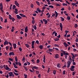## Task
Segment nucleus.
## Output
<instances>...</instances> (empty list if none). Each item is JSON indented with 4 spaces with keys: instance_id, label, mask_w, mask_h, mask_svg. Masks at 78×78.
<instances>
[{
    "instance_id": "1",
    "label": "nucleus",
    "mask_w": 78,
    "mask_h": 78,
    "mask_svg": "<svg viewBox=\"0 0 78 78\" xmlns=\"http://www.w3.org/2000/svg\"><path fill=\"white\" fill-rule=\"evenodd\" d=\"M72 62V59L71 58V56H69V61L67 62V68H69L70 67V65L71 64V63Z\"/></svg>"
},
{
    "instance_id": "2",
    "label": "nucleus",
    "mask_w": 78,
    "mask_h": 78,
    "mask_svg": "<svg viewBox=\"0 0 78 78\" xmlns=\"http://www.w3.org/2000/svg\"><path fill=\"white\" fill-rule=\"evenodd\" d=\"M9 76L10 77L12 76V77H14V74L12 72L9 73Z\"/></svg>"
},
{
    "instance_id": "3",
    "label": "nucleus",
    "mask_w": 78,
    "mask_h": 78,
    "mask_svg": "<svg viewBox=\"0 0 78 78\" xmlns=\"http://www.w3.org/2000/svg\"><path fill=\"white\" fill-rule=\"evenodd\" d=\"M34 42H35V41H32V48H34Z\"/></svg>"
},
{
    "instance_id": "4",
    "label": "nucleus",
    "mask_w": 78,
    "mask_h": 78,
    "mask_svg": "<svg viewBox=\"0 0 78 78\" xmlns=\"http://www.w3.org/2000/svg\"><path fill=\"white\" fill-rule=\"evenodd\" d=\"M75 66H71V68L70 69V70L72 71V72H73V71H74L75 69H75Z\"/></svg>"
},
{
    "instance_id": "5",
    "label": "nucleus",
    "mask_w": 78,
    "mask_h": 78,
    "mask_svg": "<svg viewBox=\"0 0 78 78\" xmlns=\"http://www.w3.org/2000/svg\"><path fill=\"white\" fill-rule=\"evenodd\" d=\"M15 60L16 61L15 62L16 64V66H18V60H17V57H15Z\"/></svg>"
},
{
    "instance_id": "6",
    "label": "nucleus",
    "mask_w": 78,
    "mask_h": 78,
    "mask_svg": "<svg viewBox=\"0 0 78 78\" xmlns=\"http://www.w3.org/2000/svg\"><path fill=\"white\" fill-rule=\"evenodd\" d=\"M5 70H9V71H11V69L7 65L5 66Z\"/></svg>"
},
{
    "instance_id": "7",
    "label": "nucleus",
    "mask_w": 78,
    "mask_h": 78,
    "mask_svg": "<svg viewBox=\"0 0 78 78\" xmlns=\"http://www.w3.org/2000/svg\"><path fill=\"white\" fill-rule=\"evenodd\" d=\"M64 55H65V58L67 59V56H69V53L67 52L65 53V54H64Z\"/></svg>"
},
{
    "instance_id": "8",
    "label": "nucleus",
    "mask_w": 78,
    "mask_h": 78,
    "mask_svg": "<svg viewBox=\"0 0 78 78\" xmlns=\"http://www.w3.org/2000/svg\"><path fill=\"white\" fill-rule=\"evenodd\" d=\"M63 45L65 46V47H66V48H67V47L69 46V44H67V43H66V42L63 43Z\"/></svg>"
},
{
    "instance_id": "9",
    "label": "nucleus",
    "mask_w": 78,
    "mask_h": 78,
    "mask_svg": "<svg viewBox=\"0 0 78 78\" xmlns=\"http://www.w3.org/2000/svg\"><path fill=\"white\" fill-rule=\"evenodd\" d=\"M15 5H16V6H18V7H19V3L17 2V1H15Z\"/></svg>"
},
{
    "instance_id": "10",
    "label": "nucleus",
    "mask_w": 78,
    "mask_h": 78,
    "mask_svg": "<svg viewBox=\"0 0 78 78\" xmlns=\"http://www.w3.org/2000/svg\"><path fill=\"white\" fill-rule=\"evenodd\" d=\"M14 56V53L13 52H11L9 53V56Z\"/></svg>"
},
{
    "instance_id": "11",
    "label": "nucleus",
    "mask_w": 78,
    "mask_h": 78,
    "mask_svg": "<svg viewBox=\"0 0 78 78\" xmlns=\"http://www.w3.org/2000/svg\"><path fill=\"white\" fill-rule=\"evenodd\" d=\"M19 14L20 16H21V17H26V16L25 15H24L22 13H19Z\"/></svg>"
},
{
    "instance_id": "12",
    "label": "nucleus",
    "mask_w": 78,
    "mask_h": 78,
    "mask_svg": "<svg viewBox=\"0 0 78 78\" xmlns=\"http://www.w3.org/2000/svg\"><path fill=\"white\" fill-rule=\"evenodd\" d=\"M55 57L56 59H58V58L59 57V55L58 54H56L55 55Z\"/></svg>"
},
{
    "instance_id": "13",
    "label": "nucleus",
    "mask_w": 78,
    "mask_h": 78,
    "mask_svg": "<svg viewBox=\"0 0 78 78\" xmlns=\"http://www.w3.org/2000/svg\"><path fill=\"white\" fill-rule=\"evenodd\" d=\"M16 17L17 18V19H22V17L20 16L19 15H16Z\"/></svg>"
},
{
    "instance_id": "14",
    "label": "nucleus",
    "mask_w": 78,
    "mask_h": 78,
    "mask_svg": "<svg viewBox=\"0 0 78 78\" xmlns=\"http://www.w3.org/2000/svg\"><path fill=\"white\" fill-rule=\"evenodd\" d=\"M55 17L56 18V17H58V12H56V11H55Z\"/></svg>"
},
{
    "instance_id": "15",
    "label": "nucleus",
    "mask_w": 78,
    "mask_h": 78,
    "mask_svg": "<svg viewBox=\"0 0 78 78\" xmlns=\"http://www.w3.org/2000/svg\"><path fill=\"white\" fill-rule=\"evenodd\" d=\"M0 7H1L0 8V9H3V5H2V3H1L0 4Z\"/></svg>"
},
{
    "instance_id": "16",
    "label": "nucleus",
    "mask_w": 78,
    "mask_h": 78,
    "mask_svg": "<svg viewBox=\"0 0 78 78\" xmlns=\"http://www.w3.org/2000/svg\"><path fill=\"white\" fill-rule=\"evenodd\" d=\"M15 11H14V12L15 13V14H18V12L17 11H18V10H17V9L16 8L15 9Z\"/></svg>"
},
{
    "instance_id": "17",
    "label": "nucleus",
    "mask_w": 78,
    "mask_h": 78,
    "mask_svg": "<svg viewBox=\"0 0 78 78\" xmlns=\"http://www.w3.org/2000/svg\"><path fill=\"white\" fill-rule=\"evenodd\" d=\"M43 20L44 22V24H47V20H46L45 19H43Z\"/></svg>"
},
{
    "instance_id": "18",
    "label": "nucleus",
    "mask_w": 78,
    "mask_h": 78,
    "mask_svg": "<svg viewBox=\"0 0 78 78\" xmlns=\"http://www.w3.org/2000/svg\"><path fill=\"white\" fill-rule=\"evenodd\" d=\"M57 66L58 68H61V64H60L59 63L57 65Z\"/></svg>"
},
{
    "instance_id": "19",
    "label": "nucleus",
    "mask_w": 78,
    "mask_h": 78,
    "mask_svg": "<svg viewBox=\"0 0 78 78\" xmlns=\"http://www.w3.org/2000/svg\"><path fill=\"white\" fill-rule=\"evenodd\" d=\"M13 47L14 49L16 48V47H17V45H16V43L13 44Z\"/></svg>"
},
{
    "instance_id": "20",
    "label": "nucleus",
    "mask_w": 78,
    "mask_h": 78,
    "mask_svg": "<svg viewBox=\"0 0 78 78\" xmlns=\"http://www.w3.org/2000/svg\"><path fill=\"white\" fill-rule=\"evenodd\" d=\"M8 42L7 41H5V42H4V45H5L6 44L8 45Z\"/></svg>"
},
{
    "instance_id": "21",
    "label": "nucleus",
    "mask_w": 78,
    "mask_h": 78,
    "mask_svg": "<svg viewBox=\"0 0 78 78\" xmlns=\"http://www.w3.org/2000/svg\"><path fill=\"white\" fill-rule=\"evenodd\" d=\"M43 62H45V55H44Z\"/></svg>"
},
{
    "instance_id": "22",
    "label": "nucleus",
    "mask_w": 78,
    "mask_h": 78,
    "mask_svg": "<svg viewBox=\"0 0 78 78\" xmlns=\"http://www.w3.org/2000/svg\"><path fill=\"white\" fill-rule=\"evenodd\" d=\"M25 33H27L28 31V27H26L25 29Z\"/></svg>"
},
{
    "instance_id": "23",
    "label": "nucleus",
    "mask_w": 78,
    "mask_h": 78,
    "mask_svg": "<svg viewBox=\"0 0 78 78\" xmlns=\"http://www.w3.org/2000/svg\"><path fill=\"white\" fill-rule=\"evenodd\" d=\"M33 67H34L33 68H34V69H36V70H37V69H39V68L36 66H33Z\"/></svg>"
},
{
    "instance_id": "24",
    "label": "nucleus",
    "mask_w": 78,
    "mask_h": 78,
    "mask_svg": "<svg viewBox=\"0 0 78 78\" xmlns=\"http://www.w3.org/2000/svg\"><path fill=\"white\" fill-rule=\"evenodd\" d=\"M13 64L14 66V68H15V69H17V67L16 66V64L14 63H13Z\"/></svg>"
},
{
    "instance_id": "25",
    "label": "nucleus",
    "mask_w": 78,
    "mask_h": 78,
    "mask_svg": "<svg viewBox=\"0 0 78 78\" xmlns=\"http://www.w3.org/2000/svg\"><path fill=\"white\" fill-rule=\"evenodd\" d=\"M47 2H48V5H51V3H50V1L49 0H46Z\"/></svg>"
},
{
    "instance_id": "26",
    "label": "nucleus",
    "mask_w": 78,
    "mask_h": 78,
    "mask_svg": "<svg viewBox=\"0 0 78 78\" xmlns=\"http://www.w3.org/2000/svg\"><path fill=\"white\" fill-rule=\"evenodd\" d=\"M60 18L62 19L61 21L62 22H64V19L63 17H60Z\"/></svg>"
},
{
    "instance_id": "27",
    "label": "nucleus",
    "mask_w": 78,
    "mask_h": 78,
    "mask_svg": "<svg viewBox=\"0 0 78 78\" xmlns=\"http://www.w3.org/2000/svg\"><path fill=\"white\" fill-rule=\"evenodd\" d=\"M43 45H40L39 46V48H40V49H42V48H43Z\"/></svg>"
},
{
    "instance_id": "28",
    "label": "nucleus",
    "mask_w": 78,
    "mask_h": 78,
    "mask_svg": "<svg viewBox=\"0 0 78 78\" xmlns=\"http://www.w3.org/2000/svg\"><path fill=\"white\" fill-rule=\"evenodd\" d=\"M37 11H38V12H41V10L39 9V8H37Z\"/></svg>"
},
{
    "instance_id": "29",
    "label": "nucleus",
    "mask_w": 78,
    "mask_h": 78,
    "mask_svg": "<svg viewBox=\"0 0 78 78\" xmlns=\"http://www.w3.org/2000/svg\"><path fill=\"white\" fill-rule=\"evenodd\" d=\"M61 52H63V54H65L66 53V51H64L63 50H60Z\"/></svg>"
},
{
    "instance_id": "30",
    "label": "nucleus",
    "mask_w": 78,
    "mask_h": 78,
    "mask_svg": "<svg viewBox=\"0 0 78 78\" xmlns=\"http://www.w3.org/2000/svg\"><path fill=\"white\" fill-rule=\"evenodd\" d=\"M67 19H68V20H70V17L68 16H67Z\"/></svg>"
},
{
    "instance_id": "31",
    "label": "nucleus",
    "mask_w": 78,
    "mask_h": 78,
    "mask_svg": "<svg viewBox=\"0 0 78 78\" xmlns=\"http://www.w3.org/2000/svg\"><path fill=\"white\" fill-rule=\"evenodd\" d=\"M34 28L35 30H37V27H36V26L34 25Z\"/></svg>"
},
{
    "instance_id": "32",
    "label": "nucleus",
    "mask_w": 78,
    "mask_h": 78,
    "mask_svg": "<svg viewBox=\"0 0 78 78\" xmlns=\"http://www.w3.org/2000/svg\"><path fill=\"white\" fill-rule=\"evenodd\" d=\"M48 50L50 52H52V51H53V49L51 48H49L48 49Z\"/></svg>"
},
{
    "instance_id": "33",
    "label": "nucleus",
    "mask_w": 78,
    "mask_h": 78,
    "mask_svg": "<svg viewBox=\"0 0 78 78\" xmlns=\"http://www.w3.org/2000/svg\"><path fill=\"white\" fill-rule=\"evenodd\" d=\"M25 45L26 46V47H27V48H29V47H30V45L28 44H25Z\"/></svg>"
},
{
    "instance_id": "34",
    "label": "nucleus",
    "mask_w": 78,
    "mask_h": 78,
    "mask_svg": "<svg viewBox=\"0 0 78 78\" xmlns=\"http://www.w3.org/2000/svg\"><path fill=\"white\" fill-rule=\"evenodd\" d=\"M16 8V5H13L12 8L13 9H15Z\"/></svg>"
},
{
    "instance_id": "35",
    "label": "nucleus",
    "mask_w": 78,
    "mask_h": 78,
    "mask_svg": "<svg viewBox=\"0 0 78 78\" xmlns=\"http://www.w3.org/2000/svg\"><path fill=\"white\" fill-rule=\"evenodd\" d=\"M14 75H16V76H18V75H19V74H18V73H16L15 72H14Z\"/></svg>"
},
{
    "instance_id": "36",
    "label": "nucleus",
    "mask_w": 78,
    "mask_h": 78,
    "mask_svg": "<svg viewBox=\"0 0 78 78\" xmlns=\"http://www.w3.org/2000/svg\"><path fill=\"white\" fill-rule=\"evenodd\" d=\"M36 42L37 44H39V41L38 40H36Z\"/></svg>"
},
{
    "instance_id": "37",
    "label": "nucleus",
    "mask_w": 78,
    "mask_h": 78,
    "mask_svg": "<svg viewBox=\"0 0 78 78\" xmlns=\"http://www.w3.org/2000/svg\"><path fill=\"white\" fill-rule=\"evenodd\" d=\"M9 61H13V59L12 58H9Z\"/></svg>"
},
{
    "instance_id": "38",
    "label": "nucleus",
    "mask_w": 78,
    "mask_h": 78,
    "mask_svg": "<svg viewBox=\"0 0 78 78\" xmlns=\"http://www.w3.org/2000/svg\"><path fill=\"white\" fill-rule=\"evenodd\" d=\"M54 40L55 41H58L59 40V38H56V39H54Z\"/></svg>"
},
{
    "instance_id": "39",
    "label": "nucleus",
    "mask_w": 78,
    "mask_h": 78,
    "mask_svg": "<svg viewBox=\"0 0 78 78\" xmlns=\"http://www.w3.org/2000/svg\"><path fill=\"white\" fill-rule=\"evenodd\" d=\"M60 28H62V23H60Z\"/></svg>"
},
{
    "instance_id": "40",
    "label": "nucleus",
    "mask_w": 78,
    "mask_h": 78,
    "mask_svg": "<svg viewBox=\"0 0 78 78\" xmlns=\"http://www.w3.org/2000/svg\"><path fill=\"white\" fill-rule=\"evenodd\" d=\"M9 19H10V20H12V17L11 16V15H9Z\"/></svg>"
},
{
    "instance_id": "41",
    "label": "nucleus",
    "mask_w": 78,
    "mask_h": 78,
    "mask_svg": "<svg viewBox=\"0 0 78 78\" xmlns=\"http://www.w3.org/2000/svg\"><path fill=\"white\" fill-rule=\"evenodd\" d=\"M54 46L55 47H59L58 45L56 44H55Z\"/></svg>"
},
{
    "instance_id": "42",
    "label": "nucleus",
    "mask_w": 78,
    "mask_h": 78,
    "mask_svg": "<svg viewBox=\"0 0 78 78\" xmlns=\"http://www.w3.org/2000/svg\"><path fill=\"white\" fill-rule=\"evenodd\" d=\"M19 50L20 51H22V48L21 47H19Z\"/></svg>"
},
{
    "instance_id": "43",
    "label": "nucleus",
    "mask_w": 78,
    "mask_h": 78,
    "mask_svg": "<svg viewBox=\"0 0 78 78\" xmlns=\"http://www.w3.org/2000/svg\"><path fill=\"white\" fill-rule=\"evenodd\" d=\"M40 62V61L39 60V59H37V64H39Z\"/></svg>"
},
{
    "instance_id": "44",
    "label": "nucleus",
    "mask_w": 78,
    "mask_h": 78,
    "mask_svg": "<svg viewBox=\"0 0 78 78\" xmlns=\"http://www.w3.org/2000/svg\"><path fill=\"white\" fill-rule=\"evenodd\" d=\"M24 76H25V78H27V75L25 74V73L24 74Z\"/></svg>"
},
{
    "instance_id": "45",
    "label": "nucleus",
    "mask_w": 78,
    "mask_h": 78,
    "mask_svg": "<svg viewBox=\"0 0 78 78\" xmlns=\"http://www.w3.org/2000/svg\"><path fill=\"white\" fill-rule=\"evenodd\" d=\"M5 48L6 50L8 51V49L9 48V46H6Z\"/></svg>"
},
{
    "instance_id": "46",
    "label": "nucleus",
    "mask_w": 78,
    "mask_h": 78,
    "mask_svg": "<svg viewBox=\"0 0 78 78\" xmlns=\"http://www.w3.org/2000/svg\"><path fill=\"white\" fill-rule=\"evenodd\" d=\"M49 8H53L54 7L53 5H49Z\"/></svg>"
},
{
    "instance_id": "47",
    "label": "nucleus",
    "mask_w": 78,
    "mask_h": 78,
    "mask_svg": "<svg viewBox=\"0 0 78 78\" xmlns=\"http://www.w3.org/2000/svg\"><path fill=\"white\" fill-rule=\"evenodd\" d=\"M36 3L38 5V6H39V5H40V4H39V2L37 1L36 2Z\"/></svg>"
},
{
    "instance_id": "48",
    "label": "nucleus",
    "mask_w": 78,
    "mask_h": 78,
    "mask_svg": "<svg viewBox=\"0 0 78 78\" xmlns=\"http://www.w3.org/2000/svg\"><path fill=\"white\" fill-rule=\"evenodd\" d=\"M74 27L75 28H77V27H78V25H77L76 23L75 24Z\"/></svg>"
},
{
    "instance_id": "49",
    "label": "nucleus",
    "mask_w": 78,
    "mask_h": 78,
    "mask_svg": "<svg viewBox=\"0 0 78 78\" xmlns=\"http://www.w3.org/2000/svg\"><path fill=\"white\" fill-rule=\"evenodd\" d=\"M56 70H54L53 71V74H54V75H56Z\"/></svg>"
},
{
    "instance_id": "50",
    "label": "nucleus",
    "mask_w": 78,
    "mask_h": 78,
    "mask_svg": "<svg viewBox=\"0 0 78 78\" xmlns=\"http://www.w3.org/2000/svg\"><path fill=\"white\" fill-rule=\"evenodd\" d=\"M56 6H60V5L59 4H58L57 3H56Z\"/></svg>"
},
{
    "instance_id": "51",
    "label": "nucleus",
    "mask_w": 78,
    "mask_h": 78,
    "mask_svg": "<svg viewBox=\"0 0 78 78\" xmlns=\"http://www.w3.org/2000/svg\"><path fill=\"white\" fill-rule=\"evenodd\" d=\"M29 71H30V72H32V73L34 72V71H33V70H32V69H29Z\"/></svg>"
},
{
    "instance_id": "52",
    "label": "nucleus",
    "mask_w": 78,
    "mask_h": 78,
    "mask_svg": "<svg viewBox=\"0 0 78 78\" xmlns=\"http://www.w3.org/2000/svg\"><path fill=\"white\" fill-rule=\"evenodd\" d=\"M32 22L33 24H34V22H35V21H34V20H32Z\"/></svg>"
},
{
    "instance_id": "53",
    "label": "nucleus",
    "mask_w": 78,
    "mask_h": 78,
    "mask_svg": "<svg viewBox=\"0 0 78 78\" xmlns=\"http://www.w3.org/2000/svg\"><path fill=\"white\" fill-rule=\"evenodd\" d=\"M18 64L20 66H21V63H20L19 62H18Z\"/></svg>"
},
{
    "instance_id": "54",
    "label": "nucleus",
    "mask_w": 78,
    "mask_h": 78,
    "mask_svg": "<svg viewBox=\"0 0 78 78\" xmlns=\"http://www.w3.org/2000/svg\"><path fill=\"white\" fill-rule=\"evenodd\" d=\"M75 41L76 42H78V38H76V39L75 40Z\"/></svg>"
},
{
    "instance_id": "55",
    "label": "nucleus",
    "mask_w": 78,
    "mask_h": 78,
    "mask_svg": "<svg viewBox=\"0 0 78 78\" xmlns=\"http://www.w3.org/2000/svg\"><path fill=\"white\" fill-rule=\"evenodd\" d=\"M4 22V23H6V22H7V19H5Z\"/></svg>"
},
{
    "instance_id": "56",
    "label": "nucleus",
    "mask_w": 78,
    "mask_h": 78,
    "mask_svg": "<svg viewBox=\"0 0 78 78\" xmlns=\"http://www.w3.org/2000/svg\"><path fill=\"white\" fill-rule=\"evenodd\" d=\"M36 74H39V72L38 71H36Z\"/></svg>"
},
{
    "instance_id": "57",
    "label": "nucleus",
    "mask_w": 78,
    "mask_h": 78,
    "mask_svg": "<svg viewBox=\"0 0 78 78\" xmlns=\"http://www.w3.org/2000/svg\"><path fill=\"white\" fill-rule=\"evenodd\" d=\"M55 49L56 51H59V49H58V48H55Z\"/></svg>"
},
{
    "instance_id": "58",
    "label": "nucleus",
    "mask_w": 78,
    "mask_h": 78,
    "mask_svg": "<svg viewBox=\"0 0 78 78\" xmlns=\"http://www.w3.org/2000/svg\"><path fill=\"white\" fill-rule=\"evenodd\" d=\"M63 53L62 52H61V56H63Z\"/></svg>"
},
{
    "instance_id": "59",
    "label": "nucleus",
    "mask_w": 78,
    "mask_h": 78,
    "mask_svg": "<svg viewBox=\"0 0 78 78\" xmlns=\"http://www.w3.org/2000/svg\"><path fill=\"white\" fill-rule=\"evenodd\" d=\"M73 64L75 66L76 65V63L75 62H73Z\"/></svg>"
},
{
    "instance_id": "60",
    "label": "nucleus",
    "mask_w": 78,
    "mask_h": 78,
    "mask_svg": "<svg viewBox=\"0 0 78 78\" xmlns=\"http://www.w3.org/2000/svg\"><path fill=\"white\" fill-rule=\"evenodd\" d=\"M3 66H0V68L1 69H3Z\"/></svg>"
},
{
    "instance_id": "61",
    "label": "nucleus",
    "mask_w": 78,
    "mask_h": 78,
    "mask_svg": "<svg viewBox=\"0 0 78 78\" xmlns=\"http://www.w3.org/2000/svg\"><path fill=\"white\" fill-rule=\"evenodd\" d=\"M76 51V49L75 48L73 49V51Z\"/></svg>"
},
{
    "instance_id": "62",
    "label": "nucleus",
    "mask_w": 78,
    "mask_h": 78,
    "mask_svg": "<svg viewBox=\"0 0 78 78\" xmlns=\"http://www.w3.org/2000/svg\"><path fill=\"white\" fill-rule=\"evenodd\" d=\"M27 64L28 65H30V63L28 61L27 62Z\"/></svg>"
},
{
    "instance_id": "63",
    "label": "nucleus",
    "mask_w": 78,
    "mask_h": 78,
    "mask_svg": "<svg viewBox=\"0 0 78 78\" xmlns=\"http://www.w3.org/2000/svg\"><path fill=\"white\" fill-rule=\"evenodd\" d=\"M31 7L33 8L34 7V5H33V4H31Z\"/></svg>"
},
{
    "instance_id": "64",
    "label": "nucleus",
    "mask_w": 78,
    "mask_h": 78,
    "mask_svg": "<svg viewBox=\"0 0 78 78\" xmlns=\"http://www.w3.org/2000/svg\"><path fill=\"white\" fill-rule=\"evenodd\" d=\"M38 76L39 77V78H41V74H39Z\"/></svg>"
}]
</instances>
